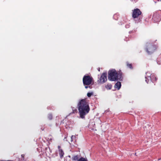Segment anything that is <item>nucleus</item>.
Returning a JSON list of instances; mask_svg holds the SVG:
<instances>
[{
	"mask_svg": "<svg viewBox=\"0 0 161 161\" xmlns=\"http://www.w3.org/2000/svg\"><path fill=\"white\" fill-rule=\"evenodd\" d=\"M141 12L139 9L138 8L134 9L133 12L132 17L134 18H136L141 15Z\"/></svg>",
	"mask_w": 161,
	"mask_h": 161,
	"instance_id": "obj_6",
	"label": "nucleus"
},
{
	"mask_svg": "<svg viewBox=\"0 0 161 161\" xmlns=\"http://www.w3.org/2000/svg\"><path fill=\"white\" fill-rule=\"evenodd\" d=\"M75 137V136H72L71 137V141L72 142L73 141V139H74Z\"/></svg>",
	"mask_w": 161,
	"mask_h": 161,
	"instance_id": "obj_17",
	"label": "nucleus"
},
{
	"mask_svg": "<svg viewBox=\"0 0 161 161\" xmlns=\"http://www.w3.org/2000/svg\"><path fill=\"white\" fill-rule=\"evenodd\" d=\"M100 80L101 83H103L107 80L106 73H103L102 74L100 78Z\"/></svg>",
	"mask_w": 161,
	"mask_h": 161,
	"instance_id": "obj_7",
	"label": "nucleus"
},
{
	"mask_svg": "<svg viewBox=\"0 0 161 161\" xmlns=\"http://www.w3.org/2000/svg\"><path fill=\"white\" fill-rule=\"evenodd\" d=\"M92 78L89 76L85 75L83 78V81L84 85H89L91 84Z\"/></svg>",
	"mask_w": 161,
	"mask_h": 161,
	"instance_id": "obj_4",
	"label": "nucleus"
},
{
	"mask_svg": "<svg viewBox=\"0 0 161 161\" xmlns=\"http://www.w3.org/2000/svg\"><path fill=\"white\" fill-rule=\"evenodd\" d=\"M48 118L49 119H51L52 118V115L51 114H49L48 116Z\"/></svg>",
	"mask_w": 161,
	"mask_h": 161,
	"instance_id": "obj_15",
	"label": "nucleus"
},
{
	"mask_svg": "<svg viewBox=\"0 0 161 161\" xmlns=\"http://www.w3.org/2000/svg\"><path fill=\"white\" fill-rule=\"evenodd\" d=\"M80 158L79 156L78 155L73 156L72 158L73 160L77 161H78Z\"/></svg>",
	"mask_w": 161,
	"mask_h": 161,
	"instance_id": "obj_11",
	"label": "nucleus"
},
{
	"mask_svg": "<svg viewBox=\"0 0 161 161\" xmlns=\"http://www.w3.org/2000/svg\"><path fill=\"white\" fill-rule=\"evenodd\" d=\"M78 109L80 117L81 119L84 118L90 109L88 103L86 99H82L79 102Z\"/></svg>",
	"mask_w": 161,
	"mask_h": 161,
	"instance_id": "obj_1",
	"label": "nucleus"
},
{
	"mask_svg": "<svg viewBox=\"0 0 161 161\" xmlns=\"http://www.w3.org/2000/svg\"><path fill=\"white\" fill-rule=\"evenodd\" d=\"M78 161H87V160L85 158L81 157L80 158Z\"/></svg>",
	"mask_w": 161,
	"mask_h": 161,
	"instance_id": "obj_13",
	"label": "nucleus"
},
{
	"mask_svg": "<svg viewBox=\"0 0 161 161\" xmlns=\"http://www.w3.org/2000/svg\"><path fill=\"white\" fill-rule=\"evenodd\" d=\"M58 148L59 149V154L61 158H62L63 157L64 153L62 149L60 148V146H58Z\"/></svg>",
	"mask_w": 161,
	"mask_h": 161,
	"instance_id": "obj_9",
	"label": "nucleus"
},
{
	"mask_svg": "<svg viewBox=\"0 0 161 161\" xmlns=\"http://www.w3.org/2000/svg\"><path fill=\"white\" fill-rule=\"evenodd\" d=\"M121 86V82H118L115 84L114 87L115 88H117L118 90H119Z\"/></svg>",
	"mask_w": 161,
	"mask_h": 161,
	"instance_id": "obj_10",
	"label": "nucleus"
},
{
	"mask_svg": "<svg viewBox=\"0 0 161 161\" xmlns=\"http://www.w3.org/2000/svg\"><path fill=\"white\" fill-rule=\"evenodd\" d=\"M160 159H159V160H160Z\"/></svg>",
	"mask_w": 161,
	"mask_h": 161,
	"instance_id": "obj_19",
	"label": "nucleus"
},
{
	"mask_svg": "<svg viewBox=\"0 0 161 161\" xmlns=\"http://www.w3.org/2000/svg\"><path fill=\"white\" fill-rule=\"evenodd\" d=\"M88 127L90 130H95V123L94 122L90 123Z\"/></svg>",
	"mask_w": 161,
	"mask_h": 161,
	"instance_id": "obj_8",
	"label": "nucleus"
},
{
	"mask_svg": "<svg viewBox=\"0 0 161 161\" xmlns=\"http://www.w3.org/2000/svg\"><path fill=\"white\" fill-rule=\"evenodd\" d=\"M93 94V93L92 92H88L87 94V96L88 97H90Z\"/></svg>",
	"mask_w": 161,
	"mask_h": 161,
	"instance_id": "obj_14",
	"label": "nucleus"
},
{
	"mask_svg": "<svg viewBox=\"0 0 161 161\" xmlns=\"http://www.w3.org/2000/svg\"><path fill=\"white\" fill-rule=\"evenodd\" d=\"M127 66L130 69H132V65L131 64H127Z\"/></svg>",
	"mask_w": 161,
	"mask_h": 161,
	"instance_id": "obj_16",
	"label": "nucleus"
},
{
	"mask_svg": "<svg viewBox=\"0 0 161 161\" xmlns=\"http://www.w3.org/2000/svg\"><path fill=\"white\" fill-rule=\"evenodd\" d=\"M112 86L111 84H108L105 86L107 90L111 89L112 88Z\"/></svg>",
	"mask_w": 161,
	"mask_h": 161,
	"instance_id": "obj_12",
	"label": "nucleus"
},
{
	"mask_svg": "<svg viewBox=\"0 0 161 161\" xmlns=\"http://www.w3.org/2000/svg\"><path fill=\"white\" fill-rule=\"evenodd\" d=\"M145 78V81L147 83H148L150 80L152 82L156 80V78L154 75H152L150 72H148L146 73Z\"/></svg>",
	"mask_w": 161,
	"mask_h": 161,
	"instance_id": "obj_3",
	"label": "nucleus"
},
{
	"mask_svg": "<svg viewBox=\"0 0 161 161\" xmlns=\"http://www.w3.org/2000/svg\"><path fill=\"white\" fill-rule=\"evenodd\" d=\"M121 72H117L115 69H112L108 71V79L112 81L118 80H121Z\"/></svg>",
	"mask_w": 161,
	"mask_h": 161,
	"instance_id": "obj_2",
	"label": "nucleus"
},
{
	"mask_svg": "<svg viewBox=\"0 0 161 161\" xmlns=\"http://www.w3.org/2000/svg\"><path fill=\"white\" fill-rule=\"evenodd\" d=\"M88 87V86H85V88H87Z\"/></svg>",
	"mask_w": 161,
	"mask_h": 161,
	"instance_id": "obj_18",
	"label": "nucleus"
},
{
	"mask_svg": "<svg viewBox=\"0 0 161 161\" xmlns=\"http://www.w3.org/2000/svg\"><path fill=\"white\" fill-rule=\"evenodd\" d=\"M156 49V47L150 43H147L146 45V49L148 54L153 53Z\"/></svg>",
	"mask_w": 161,
	"mask_h": 161,
	"instance_id": "obj_5",
	"label": "nucleus"
}]
</instances>
